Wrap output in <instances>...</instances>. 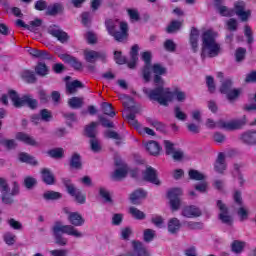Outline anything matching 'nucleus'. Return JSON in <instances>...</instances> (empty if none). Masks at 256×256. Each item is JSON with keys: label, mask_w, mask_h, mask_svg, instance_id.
<instances>
[{"label": "nucleus", "mask_w": 256, "mask_h": 256, "mask_svg": "<svg viewBox=\"0 0 256 256\" xmlns=\"http://www.w3.org/2000/svg\"><path fill=\"white\" fill-rule=\"evenodd\" d=\"M64 153L65 151L63 150V148L52 149L48 152L50 157H52L53 159H61Z\"/></svg>", "instance_id": "obj_49"}, {"label": "nucleus", "mask_w": 256, "mask_h": 256, "mask_svg": "<svg viewBox=\"0 0 256 256\" xmlns=\"http://www.w3.org/2000/svg\"><path fill=\"white\" fill-rule=\"evenodd\" d=\"M104 137L106 139H115L116 145H121V141H123V136L115 131L108 130L104 133Z\"/></svg>", "instance_id": "obj_36"}, {"label": "nucleus", "mask_w": 256, "mask_h": 256, "mask_svg": "<svg viewBox=\"0 0 256 256\" xmlns=\"http://www.w3.org/2000/svg\"><path fill=\"white\" fill-rule=\"evenodd\" d=\"M67 253L68 251L65 249H56L50 251L51 256H67Z\"/></svg>", "instance_id": "obj_64"}, {"label": "nucleus", "mask_w": 256, "mask_h": 256, "mask_svg": "<svg viewBox=\"0 0 256 256\" xmlns=\"http://www.w3.org/2000/svg\"><path fill=\"white\" fill-rule=\"evenodd\" d=\"M70 166L73 169H81V156L79 154L72 155Z\"/></svg>", "instance_id": "obj_48"}, {"label": "nucleus", "mask_w": 256, "mask_h": 256, "mask_svg": "<svg viewBox=\"0 0 256 256\" xmlns=\"http://www.w3.org/2000/svg\"><path fill=\"white\" fill-rule=\"evenodd\" d=\"M181 229V221L178 218H171L168 220V231L171 235H176Z\"/></svg>", "instance_id": "obj_28"}, {"label": "nucleus", "mask_w": 256, "mask_h": 256, "mask_svg": "<svg viewBox=\"0 0 256 256\" xmlns=\"http://www.w3.org/2000/svg\"><path fill=\"white\" fill-rule=\"evenodd\" d=\"M102 110L104 115L108 117H115V111H113V106L107 102L102 103Z\"/></svg>", "instance_id": "obj_47"}, {"label": "nucleus", "mask_w": 256, "mask_h": 256, "mask_svg": "<svg viewBox=\"0 0 256 256\" xmlns=\"http://www.w3.org/2000/svg\"><path fill=\"white\" fill-rule=\"evenodd\" d=\"M126 119L130 125L136 127V129H139L140 125L139 122L135 119V114L129 113L128 115H126Z\"/></svg>", "instance_id": "obj_60"}, {"label": "nucleus", "mask_w": 256, "mask_h": 256, "mask_svg": "<svg viewBox=\"0 0 256 256\" xmlns=\"http://www.w3.org/2000/svg\"><path fill=\"white\" fill-rule=\"evenodd\" d=\"M133 252H129L128 256H150L149 251L147 248L143 246V243L133 241L132 242Z\"/></svg>", "instance_id": "obj_20"}, {"label": "nucleus", "mask_w": 256, "mask_h": 256, "mask_svg": "<svg viewBox=\"0 0 256 256\" xmlns=\"http://www.w3.org/2000/svg\"><path fill=\"white\" fill-rule=\"evenodd\" d=\"M129 213L134 219H138V221H143V219H145V217H146L145 212H143L135 207H130Z\"/></svg>", "instance_id": "obj_40"}, {"label": "nucleus", "mask_w": 256, "mask_h": 256, "mask_svg": "<svg viewBox=\"0 0 256 256\" xmlns=\"http://www.w3.org/2000/svg\"><path fill=\"white\" fill-rule=\"evenodd\" d=\"M41 19H36L34 21H31L30 24H28V31H32L35 33V31L39 30V27L42 25Z\"/></svg>", "instance_id": "obj_52"}, {"label": "nucleus", "mask_w": 256, "mask_h": 256, "mask_svg": "<svg viewBox=\"0 0 256 256\" xmlns=\"http://www.w3.org/2000/svg\"><path fill=\"white\" fill-rule=\"evenodd\" d=\"M83 57L86 63H97L99 59L100 61L105 63V61L107 60V54L105 52L95 51L89 48L83 50Z\"/></svg>", "instance_id": "obj_8"}, {"label": "nucleus", "mask_w": 256, "mask_h": 256, "mask_svg": "<svg viewBox=\"0 0 256 256\" xmlns=\"http://www.w3.org/2000/svg\"><path fill=\"white\" fill-rule=\"evenodd\" d=\"M153 239H155V230L153 229L144 230V241H146L147 243H150V241H152Z\"/></svg>", "instance_id": "obj_58"}, {"label": "nucleus", "mask_w": 256, "mask_h": 256, "mask_svg": "<svg viewBox=\"0 0 256 256\" xmlns=\"http://www.w3.org/2000/svg\"><path fill=\"white\" fill-rule=\"evenodd\" d=\"M36 75H39L40 77H45L46 75H49V67L45 63H38L35 67Z\"/></svg>", "instance_id": "obj_39"}, {"label": "nucleus", "mask_w": 256, "mask_h": 256, "mask_svg": "<svg viewBox=\"0 0 256 256\" xmlns=\"http://www.w3.org/2000/svg\"><path fill=\"white\" fill-rule=\"evenodd\" d=\"M46 13L47 15H58V13H63V4L56 3L49 6Z\"/></svg>", "instance_id": "obj_41"}, {"label": "nucleus", "mask_w": 256, "mask_h": 256, "mask_svg": "<svg viewBox=\"0 0 256 256\" xmlns=\"http://www.w3.org/2000/svg\"><path fill=\"white\" fill-rule=\"evenodd\" d=\"M48 33L60 41V43H67L69 41V35L57 26H50Z\"/></svg>", "instance_id": "obj_17"}, {"label": "nucleus", "mask_w": 256, "mask_h": 256, "mask_svg": "<svg viewBox=\"0 0 256 256\" xmlns=\"http://www.w3.org/2000/svg\"><path fill=\"white\" fill-rule=\"evenodd\" d=\"M181 195H183L181 188H173L168 191V199H170V206L173 211H177L181 207V199H179Z\"/></svg>", "instance_id": "obj_10"}, {"label": "nucleus", "mask_w": 256, "mask_h": 256, "mask_svg": "<svg viewBox=\"0 0 256 256\" xmlns=\"http://www.w3.org/2000/svg\"><path fill=\"white\" fill-rule=\"evenodd\" d=\"M83 103V97H72L68 100V105L72 109H81V107H83Z\"/></svg>", "instance_id": "obj_35"}, {"label": "nucleus", "mask_w": 256, "mask_h": 256, "mask_svg": "<svg viewBox=\"0 0 256 256\" xmlns=\"http://www.w3.org/2000/svg\"><path fill=\"white\" fill-rule=\"evenodd\" d=\"M21 77L24 79V81H26V83H35L37 81L35 73L31 70L22 71Z\"/></svg>", "instance_id": "obj_38"}, {"label": "nucleus", "mask_w": 256, "mask_h": 256, "mask_svg": "<svg viewBox=\"0 0 256 256\" xmlns=\"http://www.w3.org/2000/svg\"><path fill=\"white\" fill-rule=\"evenodd\" d=\"M247 125V116H243L240 119H235L231 121L218 120L215 122L213 119L206 120V127L208 129H224L225 131H237L243 129Z\"/></svg>", "instance_id": "obj_5"}, {"label": "nucleus", "mask_w": 256, "mask_h": 256, "mask_svg": "<svg viewBox=\"0 0 256 256\" xmlns=\"http://www.w3.org/2000/svg\"><path fill=\"white\" fill-rule=\"evenodd\" d=\"M217 207L220 211L219 219L222 221V223H225L226 225H231L233 223V218L229 215V210L227 209V206L223 201L218 200L217 201Z\"/></svg>", "instance_id": "obj_13"}, {"label": "nucleus", "mask_w": 256, "mask_h": 256, "mask_svg": "<svg viewBox=\"0 0 256 256\" xmlns=\"http://www.w3.org/2000/svg\"><path fill=\"white\" fill-rule=\"evenodd\" d=\"M182 217H186L187 219H195L197 217H201L203 215V212H201V209L197 206H186L182 209L181 213Z\"/></svg>", "instance_id": "obj_16"}, {"label": "nucleus", "mask_w": 256, "mask_h": 256, "mask_svg": "<svg viewBox=\"0 0 256 256\" xmlns=\"http://www.w3.org/2000/svg\"><path fill=\"white\" fill-rule=\"evenodd\" d=\"M145 93L149 96L152 101H157L159 105L167 107L171 101L176 97L177 101L183 103L187 99V95L183 91L172 92L171 88L156 87L153 90H146Z\"/></svg>", "instance_id": "obj_1"}, {"label": "nucleus", "mask_w": 256, "mask_h": 256, "mask_svg": "<svg viewBox=\"0 0 256 256\" xmlns=\"http://www.w3.org/2000/svg\"><path fill=\"white\" fill-rule=\"evenodd\" d=\"M241 141L244 143H248L249 145H253L256 143V131H248L241 135Z\"/></svg>", "instance_id": "obj_31"}, {"label": "nucleus", "mask_w": 256, "mask_h": 256, "mask_svg": "<svg viewBox=\"0 0 256 256\" xmlns=\"http://www.w3.org/2000/svg\"><path fill=\"white\" fill-rule=\"evenodd\" d=\"M142 60L145 62L143 77L146 82L151 81V52L142 53Z\"/></svg>", "instance_id": "obj_18"}, {"label": "nucleus", "mask_w": 256, "mask_h": 256, "mask_svg": "<svg viewBox=\"0 0 256 256\" xmlns=\"http://www.w3.org/2000/svg\"><path fill=\"white\" fill-rule=\"evenodd\" d=\"M19 161H21L22 163H28L29 165H33V166L39 165V162H37V160L34 157H32L27 153H20Z\"/></svg>", "instance_id": "obj_34"}, {"label": "nucleus", "mask_w": 256, "mask_h": 256, "mask_svg": "<svg viewBox=\"0 0 256 256\" xmlns=\"http://www.w3.org/2000/svg\"><path fill=\"white\" fill-rule=\"evenodd\" d=\"M171 155L174 161H183V157H185V154L181 149H176L171 153Z\"/></svg>", "instance_id": "obj_61"}, {"label": "nucleus", "mask_w": 256, "mask_h": 256, "mask_svg": "<svg viewBox=\"0 0 256 256\" xmlns=\"http://www.w3.org/2000/svg\"><path fill=\"white\" fill-rule=\"evenodd\" d=\"M99 193L101 198L104 199L105 203H111L112 200L109 191H107L105 188H100Z\"/></svg>", "instance_id": "obj_62"}, {"label": "nucleus", "mask_w": 256, "mask_h": 256, "mask_svg": "<svg viewBox=\"0 0 256 256\" xmlns=\"http://www.w3.org/2000/svg\"><path fill=\"white\" fill-rule=\"evenodd\" d=\"M9 97L13 102L14 107H25V105H28L30 109H37V101L31 96H23L20 98L17 92L11 90L9 92Z\"/></svg>", "instance_id": "obj_7"}, {"label": "nucleus", "mask_w": 256, "mask_h": 256, "mask_svg": "<svg viewBox=\"0 0 256 256\" xmlns=\"http://www.w3.org/2000/svg\"><path fill=\"white\" fill-rule=\"evenodd\" d=\"M234 11L241 21H247L251 17V10H245V2L243 1L234 4Z\"/></svg>", "instance_id": "obj_14"}, {"label": "nucleus", "mask_w": 256, "mask_h": 256, "mask_svg": "<svg viewBox=\"0 0 256 256\" xmlns=\"http://www.w3.org/2000/svg\"><path fill=\"white\" fill-rule=\"evenodd\" d=\"M144 181L153 183L154 185H161V181L157 178V171L153 167L149 166L143 173Z\"/></svg>", "instance_id": "obj_19"}, {"label": "nucleus", "mask_w": 256, "mask_h": 256, "mask_svg": "<svg viewBox=\"0 0 256 256\" xmlns=\"http://www.w3.org/2000/svg\"><path fill=\"white\" fill-rule=\"evenodd\" d=\"M139 55V45H134L130 51V61L128 62L129 69H135Z\"/></svg>", "instance_id": "obj_27"}, {"label": "nucleus", "mask_w": 256, "mask_h": 256, "mask_svg": "<svg viewBox=\"0 0 256 256\" xmlns=\"http://www.w3.org/2000/svg\"><path fill=\"white\" fill-rule=\"evenodd\" d=\"M81 88H83V83H81V81L79 80L66 83V93H68L69 95L77 93V90Z\"/></svg>", "instance_id": "obj_29"}, {"label": "nucleus", "mask_w": 256, "mask_h": 256, "mask_svg": "<svg viewBox=\"0 0 256 256\" xmlns=\"http://www.w3.org/2000/svg\"><path fill=\"white\" fill-rule=\"evenodd\" d=\"M60 59L64 61V63H68V65H71L73 69H76L77 71H80V69H83V63L79 61V59L68 55V54H60Z\"/></svg>", "instance_id": "obj_21"}, {"label": "nucleus", "mask_w": 256, "mask_h": 256, "mask_svg": "<svg viewBox=\"0 0 256 256\" xmlns=\"http://www.w3.org/2000/svg\"><path fill=\"white\" fill-rule=\"evenodd\" d=\"M1 145H3L4 147H6V149H15V147H17V141L13 140V139H4L0 141Z\"/></svg>", "instance_id": "obj_53"}, {"label": "nucleus", "mask_w": 256, "mask_h": 256, "mask_svg": "<svg viewBox=\"0 0 256 256\" xmlns=\"http://www.w3.org/2000/svg\"><path fill=\"white\" fill-rule=\"evenodd\" d=\"M188 175L194 181H203L205 179V174L193 169L188 172Z\"/></svg>", "instance_id": "obj_45"}, {"label": "nucleus", "mask_w": 256, "mask_h": 256, "mask_svg": "<svg viewBox=\"0 0 256 256\" xmlns=\"http://www.w3.org/2000/svg\"><path fill=\"white\" fill-rule=\"evenodd\" d=\"M116 165H121V167L114 171L111 178L113 181H121V179H125V177H127V166L120 164L119 162H116Z\"/></svg>", "instance_id": "obj_25"}, {"label": "nucleus", "mask_w": 256, "mask_h": 256, "mask_svg": "<svg viewBox=\"0 0 256 256\" xmlns=\"http://www.w3.org/2000/svg\"><path fill=\"white\" fill-rule=\"evenodd\" d=\"M218 13L222 15V17H233L235 11L233 9L227 8V6H217Z\"/></svg>", "instance_id": "obj_44"}, {"label": "nucleus", "mask_w": 256, "mask_h": 256, "mask_svg": "<svg viewBox=\"0 0 256 256\" xmlns=\"http://www.w3.org/2000/svg\"><path fill=\"white\" fill-rule=\"evenodd\" d=\"M42 180L46 185H53L55 183V176L52 174L51 170L48 168H43L41 170Z\"/></svg>", "instance_id": "obj_30"}, {"label": "nucleus", "mask_w": 256, "mask_h": 256, "mask_svg": "<svg viewBox=\"0 0 256 256\" xmlns=\"http://www.w3.org/2000/svg\"><path fill=\"white\" fill-rule=\"evenodd\" d=\"M206 85L210 93H215L216 87H215V79H213V77L211 76L206 77Z\"/></svg>", "instance_id": "obj_59"}, {"label": "nucleus", "mask_w": 256, "mask_h": 256, "mask_svg": "<svg viewBox=\"0 0 256 256\" xmlns=\"http://www.w3.org/2000/svg\"><path fill=\"white\" fill-rule=\"evenodd\" d=\"M146 195L147 194L145 193V191H143L142 189H138L130 195V201L131 203H133V205H137L139 204L140 199H145Z\"/></svg>", "instance_id": "obj_33"}, {"label": "nucleus", "mask_w": 256, "mask_h": 256, "mask_svg": "<svg viewBox=\"0 0 256 256\" xmlns=\"http://www.w3.org/2000/svg\"><path fill=\"white\" fill-rule=\"evenodd\" d=\"M24 185L26 189H33L37 185V180L31 176H27L24 179Z\"/></svg>", "instance_id": "obj_55"}, {"label": "nucleus", "mask_w": 256, "mask_h": 256, "mask_svg": "<svg viewBox=\"0 0 256 256\" xmlns=\"http://www.w3.org/2000/svg\"><path fill=\"white\" fill-rule=\"evenodd\" d=\"M237 213L240 218V221H246V219H248V217H249V210L247 208H245L244 206H241L238 209Z\"/></svg>", "instance_id": "obj_54"}, {"label": "nucleus", "mask_w": 256, "mask_h": 256, "mask_svg": "<svg viewBox=\"0 0 256 256\" xmlns=\"http://www.w3.org/2000/svg\"><path fill=\"white\" fill-rule=\"evenodd\" d=\"M152 72L155 74L154 77V83L158 87H163L165 85V81H163V78L161 75H165L167 73V68L163 67L161 64H154L151 67Z\"/></svg>", "instance_id": "obj_11"}, {"label": "nucleus", "mask_w": 256, "mask_h": 256, "mask_svg": "<svg viewBox=\"0 0 256 256\" xmlns=\"http://www.w3.org/2000/svg\"><path fill=\"white\" fill-rule=\"evenodd\" d=\"M99 124L97 122H92L90 125L86 126L85 133L87 137H90V139H94L97 135V126Z\"/></svg>", "instance_id": "obj_37"}, {"label": "nucleus", "mask_w": 256, "mask_h": 256, "mask_svg": "<svg viewBox=\"0 0 256 256\" xmlns=\"http://www.w3.org/2000/svg\"><path fill=\"white\" fill-rule=\"evenodd\" d=\"M28 53H29V55H31L32 57H35L36 59H41V60L51 59V55H49V52L44 51V50L30 48V49H28Z\"/></svg>", "instance_id": "obj_26"}, {"label": "nucleus", "mask_w": 256, "mask_h": 256, "mask_svg": "<svg viewBox=\"0 0 256 256\" xmlns=\"http://www.w3.org/2000/svg\"><path fill=\"white\" fill-rule=\"evenodd\" d=\"M64 185L69 193V195H71L72 197H74V199L77 201V203L83 204L85 203V194L81 193V191H79V189L75 188V186L71 183V181L66 180L64 182Z\"/></svg>", "instance_id": "obj_12"}, {"label": "nucleus", "mask_w": 256, "mask_h": 256, "mask_svg": "<svg viewBox=\"0 0 256 256\" xmlns=\"http://www.w3.org/2000/svg\"><path fill=\"white\" fill-rule=\"evenodd\" d=\"M61 197H63V195H61V193L55 192V191H46L43 194V198L46 201H55V199H61Z\"/></svg>", "instance_id": "obj_42"}, {"label": "nucleus", "mask_w": 256, "mask_h": 256, "mask_svg": "<svg viewBox=\"0 0 256 256\" xmlns=\"http://www.w3.org/2000/svg\"><path fill=\"white\" fill-rule=\"evenodd\" d=\"M151 223H153L155 227H159L161 229V227H163V224L165 223V220L159 215H154L151 218Z\"/></svg>", "instance_id": "obj_56"}, {"label": "nucleus", "mask_w": 256, "mask_h": 256, "mask_svg": "<svg viewBox=\"0 0 256 256\" xmlns=\"http://www.w3.org/2000/svg\"><path fill=\"white\" fill-rule=\"evenodd\" d=\"M105 27L108 35H111L118 43L127 41L129 37V24L117 18L106 19Z\"/></svg>", "instance_id": "obj_2"}, {"label": "nucleus", "mask_w": 256, "mask_h": 256, "mask_svg": "<svg viewBox=\"0 0 256 256\" xmlns=\"http://www.w3.org/2000/svg\"><path fill=\"white\" fill-rule=\"evenodd\" d=\"M190 45L194 53L199 50V31L197 28H192L190 32Z\"/></svg>", "instance_id": "obj_24"}, {"label": "nucleus", "mask_w": 256, "mask_h": 256, "mask_svg": "<svg viewBox=\"0 0 256 256\" xmlns=\"http://www.w3.org/2000/svg\"><path fill=\"white\" fill-rule=\"evenodd\" d=\"M220 93L226 95V98L230 103H233L241 97L243 90L241 88H233V82L231 79H226L220 86Z\"/></svg>", "instance_id": "obj_6"}, {"label": "nucleus", "mask_w": 256, "mask_h": 256, "mask_svg": "<svg viewBox=\"0 0 256 256\" xmlns=\"http://www.w3.org/2000/svg\"><path fill=\"white\" fill-rule=\"evenodd\" d=\"M64 213L67 215V220L71 227H83L85 225V218L79 212H71L69 208L63 209Z\"/></svg>", "instance_id": "obj_9"}, {"label": "nucleus", "mask_w": 256, "mask_h": 256, "mask_svg": "<svg viewBox=\"0 0 256 256\" xmlns=\"http://www.w3.org/2000/svg\"><path fill=\"white\" fill-rule=\"evenodd\" d=\"M214 169L217 173L223 174L227 169V164L225 163V154L219 153L216 159Z\"/></svg>", "instance_id": "obj_23"}, {"label": "nucleus", "mask_w": 256, "mask_h": 256, "mask_svg": "<svg viewBox=\"0 0 256 256\" xmlns=\"http://www.w3.org/2000/svg\"><path fill=\"white\" fill-rule=\"evenodd\" d=\"M243 249H245V242L236 240L232 243V251L234 253H242Z\"/></svg>", "instance_id": "obj_50"}, {"label": "nucleus", "mask_w": 256, "mask_h": 256, "mask_svg": "<svg viewBox=\"0 0 256 256\" xmlns=\"http://www.w3.org/2000/svg\"><path fill=\"white\" fill-rule=\"evenodd\" d=\"M181 25H183V22L174 20L167 27L166 31H167V33H176V31H179V29H181Z\"/></svg>", "instance_id": "obj_46"}, {"label": "nucleus", "mask_w": 256, "mask_h": 256, "mask_svg": "<svg viewBox=\"0 0 256 256\" xmlns=\"http://www.w3.org/2000/svg\"><path fill=\"white\" fill-rule=\"evenodd\" d=\"M11 189L9 188V184H7V180L4 178H0V192L2 193V203L6 205H11L13 203V199L9 197Z\"/></svg>", "instance_id": "obj_15"}, {"label": "nucleus", "mask_w": 256, "mask_h": 256, "mask_svg": "<svg viewBox=\"0 0 256 256\" xmlns=\"http://www.w3.org/2000/svg\"><path fill=\"white\" fill-rule=\"evenodd\" d=\"M217 32L213 30H206L202 34V57H217L221 53V46L215 40Z\"/></svg>", "instance_id": "obj_3"}, {"label": "nucleus", "mask_w": 256, "mask_h": 256, "mask_svg": "<svg viewBox=\"0 0 256 256\" xmlns=\"http://www.w3.org/2000/svg\"><path fill=\"white\" fill-rule=\"evenodd\" d=\"M54 233L55 241L60 247H65L67 245V238L63 237L64 235H69L70 237H75L76 239H81L83 237V232L71 225H63L61 222H56L52 228Z\"/></svg>", "instance_id": "obj_4"}, {"label": "nucleus", "mask_w": 256, "mask_h": 256, "mask_svg": "<svg viewBox=\"0 0 256 256\" xmlns=\"http://www.w3.org/2000/svg\"><path fill=\"white\" fill-rule=\"evenodd\" d=\"M226 24L229 31H237V20L235 18H230Z\"/></svg>", "instance_id": "obj_63"}, {"label": "nucleus", "mask_w": 256, "mask_h": 256, "mask_svg": "<svg viewBox=\"0 0 256 256\" xmlns=\"http://www.w3.org/2000/svg\"><path fill=\"white\" fill-rule=\"evenodd\" d=\"M16 139L17 141H22V143L30 145L31 147H39V142L35 141V138L29 134L19 132L16 134Z\"/></svg>", "instance_id": "obj_22"}, {"label": "nucleus", "mask_w": 256, "mask_h": 256, "mask_svg": "<svg viewBox=\"0 0 256 256\" xmlns=\"http://www.w3.org/2000/svg\"><path fill=\"white\" fill-rule=\"evenodd\" d=\"M90 147L94 153H99L101 151V142L97 138H92L90 140Z\"/></svg>", "instance_id": "obj_51"}, {"label": "nucleus", "mask_w": 256, "mask_h": 256, "mask_svg": "<svg viewBox=\"0 0 256 256\" xmlns=\"http://www.w3.org/2000/svg\"><path fill=\"white\" fill-rule=\"evenodd\" d=\"M164 148L166 151V155H171L176 149L175 144L169 140H164Z\"/></svg>", "instance_id": "obj_57"}, {"label": "nucleus", "mask_w": 256, "mask_h": 256, "mask_svg": "<svg viewBox=\"0 0 256 256\" xmlns=\"http://www.w3.org/2000/svg\"><path fill=\"white\" fill-rule=\"evenodd\" d=\"M146 150L150 155H158L161 152V146L156 141H150L146 144Z\"/></svg>", "instance_id": "obj_32"}, {"label": "nucleus", "mask_w": 256, "mask_h": 256, "mask_svg": "<svg viewBox=\"0 0 256 256\" xmlns=\"http://www.w3.org/2000/svg\"><path fill=\"white\" fill-rule=\"evenodd\" d=\"M185 227L189 229V231H199L203 229V222L188 221L185 223Z\"/></svg>", "instance_id": "obj_43"}]
</instances>
